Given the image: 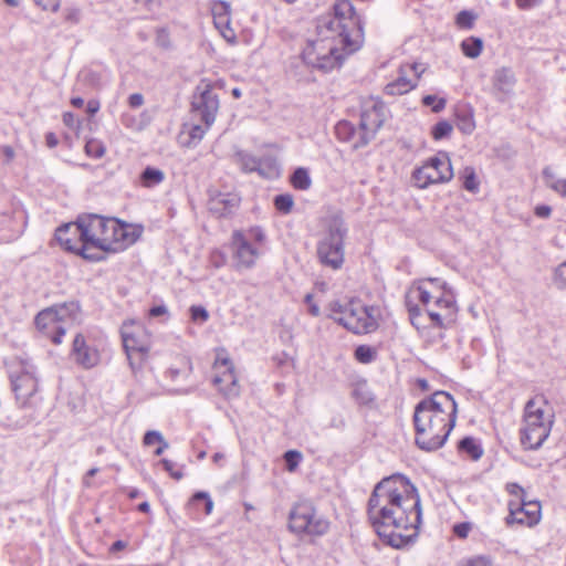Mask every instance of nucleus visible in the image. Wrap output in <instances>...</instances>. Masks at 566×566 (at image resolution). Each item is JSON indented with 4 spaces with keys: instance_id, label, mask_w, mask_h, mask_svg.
I'll use <instances>...</instances> for the list:
<instances>
[{
    "instance_id": "nucleus-1",
    "label": "nucleus",
    "mask_w": 566,
    "mask_h": 566,
    "mask_svg": "<svg viewBox=\"0 0 566 566\" xmlns=\"http://www.w3.org/2000/svg\"><path fill=\"white\" fill-rule=\"evenodd\" d=\"M368 518L377 535L388 545L400 548L412 542L422 522L416 486L402 474L384 478L369 497Z\"/></svg>"
},
{
    "instance_id": "nucleus-2",
    "label": "nucleus",
    "mask_w": 566,
    "mask_h": 566,
    "mask_svg": "<svg viewBox=\"0 0 566 566\" xmlns=\"http://www.w3.org/2000/svg\"><path fill=\"white\" fill-rule=\"evenodd\" d=\"M316 34V39L307 42L302 56L308 66L324 73L338 69L364 41L360 18L349 0H337L334 13L317 20Z\"/></svg>"
},
{
    "instance_id": "nucleus-3",
    "label": "nucleus",
    "mask_w": 566,
    "mask_h": 566,
    "mask_svg": "<svg viewBox=\"0 0 566 566\" xmlns=\"http://www.w3.org/2000/svg\"><path fill=\"white\" fill-rule=\"evenodd\" d=\"M458 407L446 391H436L415 407L416 444L424 451L440 449L455 426Z\"/></svg>"
},
{
    "instance_id": "nucleus-4",
    "label": "nucleus",
    "mask_w": 566,
    "mask_h": 566,
    "mask_svg": "<svg viewBox=\"0 0 566 566\" xmlns=\"http://www.w3.org/2000/svg\"><path fill=\"white\" fill-rule=\"evenodd\" d=\"M7 366L18 406L27 410L35 409L41 402L35 365L28 358L15 357Z\"/></svg>"
},
{
    "instance_id": "nucleus-5",
    "label": "nucleus",
    "mask_w": 566,
    "mask_h": 566,
    "mask_svg": "<svg viewBox=\"0 0 566 566\" xmlns=\"http://www.w3.org/2000/svg\"><path fill=\"white\" fill-rule=\"evenodd\" d=\"M347 232L348 229L340 212H334L325 219V232L316 247V255L322 265L334 271L343 266L344 240Z\"/></svg>"
},
{
    "instance_id": "nucleus-6",
    "label": "nucleus",
    "mask_w": 566,
    "mask_h": 566,
    "mask_svg": "<svg viewBox=\"0 0 566 566\" xmlns=\"http://www.w3.org/2000/svg\"><path fill=\"white\" fill-rule=\"evenodd\" d=\"M80 318V304L71 301L42 310L34 319L35 326L52 343L60 345L66 329Z\"/></svg>"
},
{
    "instance_id": "nucleus-7",
    "label": "nucleus",
    "mask_w": 566,
    "mask_h": 566,
    "mask_svg": "<svg viewBox=\"0 0 566 566\" xmlns=\"http://www.w3.org/2000/svg\"><path fill=\"white\" fill-rule=\"evenodd\" d=\"M265 242L266 234L260 227H251L248 230H234L230 241L234 268L237 270L254 268L256 261L263 254Z\"/></svg>"
},
{
    "instance_id": "nucleus-8",
    "label": "nucleus",
    "mask_w": 566,
    "mask_h": 566,
    "mask_svg": "<svg viewBox=\"0 0 566 566\" xmlns=\"http://www.w3.org/2000/svg\"><path fill=\"white\" fill-rule=\"evenodd\" d=\"M289 527L292 532L308 535H323L329 528L326 518L317 515L315 507L311 502L303 501L296 503L289 515Z\"/></svg>"
},
{
    "instance_id": "nucleus-9",
    "label": "nucleus",
    "mask_w": 566,
    "mask_h": 566,
    "mask_svg": "<svg viewBox=\"0 0 566 566\" xmlns=\"http://www.w3.org/2000/svg\"><path fill=\"white\" fill-rule=\"evenodd\" d=\"M120 335L130 368L139 369L149 352V338L145 328L135 322H126L120 328Z\"/></svg>"
},
{
    "instance_id": "nucleus-10",
    "label": "nucleus",
    "mask_w": 566,
    "mask_h": 566,
    "mask_svg": "<svg viewBox=\"0 0 566 566\" xmlns=\"http://www.w3.org/2000/svg\"><path fill=\"white\" fill-rule=\"evenodd\" d=\"M335 321L355 334H368L378 327L377 310L359 301L348 302L346 315L335 317Z\"/></svg>"
},
{
    "instance_id": "nucleus-11",
    "label": "nucleus",
    "mask_w": 566,
    "mask_h": 566,
    "mask_svg": "<svg viewBox=\"0 0 566 566\" xmlns=\"http://www.w3.org/2000/svg\"><path fill=\"white\" fill-rule=\"evenodd\" d=\"M413 179L419 188H426L431 184L448 182L453 177L452 166L446 153L430 158L413 172Z\"/></svg>"
},
{
    "instance_id": "nucleus-12",
    "label": "nucleus",
    "mask_w": 566,
    "mask_h": 566,
    "mask_svg": "<svg viewBox=\"0 0 566 566\" xmlns=\"http://www.w3.org/2000/svg\"><path fill=\"white\" fill-rule=\"evenodd\" d=\"M81 226L80 216L76 221L62 224L55 231V240L65 251L80 255L86 261H101V256L91 254V251L84 253V248H82V245H85L84 230Z\"/></svg>"
},
{
    "instance_id": "nucleus-13",
    "label": "nucleus",
    "mask_w": 566,
    "mask_h": 566,
    "mask_svg": "<svg viewBox=\"0 0 566 566\" xmlns=\"http://www.w3.org/2000/svg\"><path fill=\"white\" fill-rule=\"evenodd\" d=\"M191 111L193 117L199 118L207 127L214 123L219 111V98L209 82L201 81L196 87Z\"/></svg>"
},
{
    "instance_id": "nucleus-14",
    "label": "nucleus",
    "mask_w": 566,
    "mask_h": 566,
    "mask_svg": "<svg viewBox=\"0 0 566 566\" xmlns=\"http://www.w3.org/2000/svg\"><path fill=\"white\" fill-rule=\"evenodd\" d=\"M386 106L380 102H371L364 105L359 122L361 138L359 142H355L354 148L366 146L374 138L376 132L386 119Z\"/></svg>"
},
{
    "instance_id": "nucleus-15",
    "label": "nucleus",
    "mask_w": 566,
    "mask_h": 566,
    "mask_svg": "<svg viewBox=\"0 0 566 566\" xmlns=\"http://www.w3.org/2000/svg\"><path fill=\"white\" fill-rule=\"evenodd\" d=\"M81 218V227L84 230V253L91 251V254H96L101 256V261L104 260L103 248L105 238H101L103 234V226L105 217L96 213H82Z\"/></svg>"
},
{
    "instance_id": "nucleus-16",
    "label": "nucleus",
    "mask_w": 566,
    "mask_h": 566,
    "mask_svg": "<svg viewBox=\"0 0 566 566\" xmlns=\"http://www.w3.org/2000/svg\"><path fill=\"white\" fill-rule=\"evenodd\" d=\"M112 233L113 235L111 240L105 239L106 241L104 242V259L106 258L107 253L124 251L134 244L139 238L142 230L116 219V224L114 226Z\"/></svg>"
},
{
    "instance_id": "nucleus-17",
    "label": "nucleus",
    "mask_w": 566,
    "mask_h": 566,
    "mask_svg": "<svg viewBox=\"0 0 566 566\" xmlns=\"http://www.w3.org/2000/svg\"><path fill=\"white\" fill-rule=\"evenodd\" d=\"M438 295L434 291L430 290L426 285V281H418L412 284L406 295V306L408 308L409 318L413 326L419 327V317L421 315L418 304L412 302V298H417L427 308L430 307L431 301Z\"/></svg>"
},
{
    "instance_id": "nucleus-18",
    "label": "nucleus",
    "mask_w": 566,
    "mask_h": 566,
    "mask_svg": "<svg viewBox=\"0 0 566 566\" xmlns=\"http://www.w3.org/2000/svg\"><path fill=\"white\" fill-rule=\"evenodd\" d=\"M424 67L420 63L405 64L399 70V76L385 86L387 95H402L416 87V80L419 78Z\"/></svg>"
},
{
    "instance_id": "nucleus-19",
    "label": "nucleus",
    "mask_w": 566,
    "mask_h": 566,
    "mask_svg": "<svg viewBox=\"0 0 566 566\" xmlns=\"http://www.w3.org/2000/svg\"><path fill=\"white\" fill-rule=\"evenodd\" d=\"M507 493L512 496L509 500L507 507L509 514L505 517L506 525L511 526L517 524L526 526L524 524L525 518H528V511L525 505V490L517 483H507L505 486Z\"/></svg>"
},
{
    "instance_id": "nucleus-20",
    "label": "nucleus",
    "mask_w": 566,
    "mask_h": 566,
    "mask_svg": "<svg viewBox=\"0 0 566 566\" xmlns=\"http://www.w3.org/2000/svg\"><path fill=\"white\" fill-rule=\"evenodd\" d=\"M72 359L81 367L90 369L98 365L101 360L99 352L93 345H90L83 334H77L72 344Z\"/></svg>"
},
{
    "instance_id": "nucleus-21",
    "label": "nucleus",
    "mask_w": 566,
    "mask_h": 566,
    "mask_svg": "<svg viewBox=\"0 0 566 566\" xmlns=\"http://www.w3.org/2000/svg\"><path fill=\"white\" fill-rule=\"evenodd\" d=\"M492 84L496 98L504 101V98L511 96L514 92L516 84L515 74L510 67H500L495 70L492 76Z\"/></svg>"
},
{
    "instance_id": "nucleus-22",
    "label": "nucleus",
    "mask_w": 566,
    "mask_h": 566,
    "mask_svg": "<svg viewBox=\"0 0 566 566\" xmlns=\"http://www.w3.org/2000/svg\"><path fill=\"white\" fill-rule=\"evenodd\" d=\"M221 365L226 367L222 375H216L213 384L219 388V391L227 398L233 399L240 395V386L234 375L233 368L230 365L229 359H222Z\"/></svg>"
},
{
    "instance_id": "nucleus-23",
    "label": "nucleus",
    "mask_w": 566,
    "mask_h": 566,
    "mask_svg": "<svg viewBox=\"0 0 566 566\" xmlns=\"http://www.w3.org/2000/svg\"><path fill=\"white\" fill-rule=\"evenodd\" d=\"M240 198L234 193H217L209 200V210L217 217H228L239 207Z\"/></svg>"
},
{
    "instance_id": "nucleus-24",
    "label": "nucleus",
    "mask_w": 566,
    "mask_h": 566,
    "mask_svg": "<svg viewBox=\"0 0 566 566\" xmlns=\"http://www.w3.org/2000/svg\"><path fill=\"white\" fill-rule=\"evenodd\" d=\"M549 427H535L521 429V443L526 450H536L549 436Z\"/></svg>"
},
{
    "instance_id": "nucleus-25",
    "label": "nucleus",
    "mask_w": 566,
    "mask_h": 566,
    "mask_svg": "<svg viewBox=\"0 0 566 566\" xmlns=\"http://www.w3.org/2000/svg\"><path fill=\"white\" fill-rule=\"evenodd\" d=\"M535 427L551 428V421L544 418V410L541 407L536 406V402L534 400H530L525 406L523 428Z\"/></svg>"
},
{
    "instance_id": "nucleus-26",
    "label": "nucleus",
    "mask_w": 566,
    "mask_h": 566,
    "mask_svg": "<svg viewBox=\"0 0 566 566\" xmlns=\"http://www.w3.org/2000/svg\"><path fill=\"white\" fill-rule=\"evenodd\" d=\"M235 159L244 172L258 171L261 176L265 175L263 171L264 160L243 150L235 154Z\"/></svg>"
},
{
    "instance_id": "nucleus-27",
    "label": "nucleus",
    "mask_w": 566,
    "mask_h": 566,
    "mask_svg": "<svg viewBox=\"0 0 566 566\" xmlns=\"http://www.w3.org/2000/svg\"><path fill=\"white\" fill-rule=\"evenodd\" d=\"M545 185L554 192L563 198H566V178L557 177L549 167L543 170Z\"/></svg>"
},
{
    "instance_id": "nucleus-28",
    "label": "nucleus",
    "mask_w": 566,
    "mask_h": 566,
    "mask_svg": "<svg viewBox=\"0 0 566 566\" xmlns=\"http://www.w3.org/2000/svg\"><path fill=\"white\" fill-rule=\"evenodd\" d=\"M335 132L340 140L352 142L353 145L361 138L360 128L355 129L353 125L346 120L339 122L335 127Z\"/></svg>"
},
{
    "instance_id": "nucleus-29",
    "label": "nucleus",
    "mask_w": 566,
    "mask_h": 566,
    "mask_svg": "<svg viewBox=\"0 0 566 566\" xmlns=\"http://www.w3.org/2000/svg\"><path fill=\"white\" fill-rule=\"evenodd\" d=\"M457 128L463 134H471L475 128V122L471 109H460L455 114Z\"/></svg>"
},
{
    "instance_id": "nucleus-30",
    "label": "nucleus",
    "mask_w": 566,
    "mask_h": 566,
    "mask_svg": "<svg viewBox=\"0 0 566 566\" xmlns=\"http://www.w3.org/2000/svg\"><path fill=\"white\" fill-rule=\"evenodd\" d=\"M459 451L467 453L472 460H479L483 455V449L472 437H465L458 444Z\"/></svg>"
},
{
    "instance_id": "nucleus-31",
    "label": "nucleus",
    "mask_w": 566,
    "mask_h": 566,
    "mask_svg": "<svg viewBox=\"0 0 566 566\" xmlns=\"http://www.w3.org/2000/svg\"><path fill=\"white\" fill-rule=\"evenodd\" d=\"M434 306L444 312L446 316H452L455 312V300L452 292H441L436 295Z\"/></svg>"
},
{
    "instance_id": "nucleus-32",
    "label": "nucleus",
    "mask_w": 566,
    "mask_h": 566,
    "mask_svg": "<svg viewBox=\"0 0 566 566\" xmlns=\"http://www.w3.org/2000/svg\"><path fill=\"white\" fill-rule=\"evenodd\" d=\"M528 511V518H525L524 524H526L527 527L535 526L541 521V504L536 500H528L527 494L525 493V505Z\"/></svg>"
},
{
    "instance_id": "nucleus-33",
    "label": "nucleus",
    "mask_w": 566,
    "mask_h": 566,
    "mask_svg": "<svg viewBox=\"0 0 566 566\" xmlns=\"http://www.w3.org/2000/svg\"><path fill=\"white\" fill-rule=\"evenodd\" d=\"M482 48H483L482 40L480 38H475V36H470V38L463 40L461 43V49H462L463 54L470 59L478 57L482 52Z\"/></svg>"
},
{
    "instance_id": "nucleus-34",
    "label": "nucleus",
    "mask_w": 566,
    "mask_h": 566,
    "mask_svg": "<svg viewBox=\"0 0 566 566\" xmlns=\"http://www.w3.org/2000/svg\"><path fill=\"white\" fill-rule=\"evenodd\" d=\"M291 184L297 190L310 189L312 180L308 170L303 167L297 168L291 177Z\"/></svg>"
},
{
    "instance_id": "nucleus-35",
    "label": "nucleus",
    "mask_w": 566,
    "mask_h": 566,
    "mask_svg": "<svg viewBox=\"0 0 566 566\" xmlns=\"http://www.w3.org/2000/svg\"><path fill=\"white\" fill-rule=\"evenodd\" d=\"M165 178L161 170L153 167H147L142 174V181L145 187H153L159 185Z\"/></svg>"
},
{
    "instance_id": "nucleus-36",
    "label": "nucleus",
    "mask_w": 566,
    "mask_h": 566,
    "mask_svg": "<svg viewBox=\"0 0 566 566\" xmlns=\"http://www.w3.org/2000/svg\"><path fill=\"white\" fill-rule=\"evenodd\" d=\"M352 395L360 405H368L374 400V396L368 389L366 382L356 384Z\"/></svg>"
},
{
    "instance_id": "nucleus-37",
    "label": "nucleus",
    "mask_w": 566,
    "mask_h": 566,
    "mask_svg": "<svg viewBox=\"0 0 566 566\" xmlns=\"http://www.w3.org/2000/svg\"><path fill=\"white\" fill-rule=\"evenodd\" d=\"M208 128L209 127H207V126L203 128L199 124L192 125L188 132V140L184 142V145L187 147L197 146L203 138Z\"/></svg>"
},
{
    "instance_id": "nucleus-38",
    "label": "nucleus",
    "mask_w": 566,
    "mask_h": 566,
    "mask_svg": "<svg viewBox=\"0 0 566 566\" xmlns=\"http://www.w3.org/2000/svg\"><path fill=\"white\" fill-rule=\"evenodd\" d=\"M191 503L193 505H199L200 503H202L203 511H205L206 515H209L213 510V501L211 500L209 494L206 492H197L192 496Z\"/></svg>"
},
{
    "instance_id": "nucleus-39",
    "label": "nucleus",
    "mask_w": 566,
    "mask_h": 566,
    "mask_svg": "<svg viewBox=\"0 0 566 566\" xmlns=\"http://www.w3.org/2000/svg\"><path fill=\"white\" fill-rule=\"evenodd\" d=\"M105 146L96 139H91L85 145V153L92 158H102L105 154Z\"/></svg>"
},
{
    "instance_id": "nucleus-40",
    "label": "nucleus",
    "mask_w": 566,
    "mask_h": 566,
    "mask_svg": "<svg viewBox=\"0 0 566 566\" xmlns=\"http://www.w3.org/2000/svg\"><path fill=\"white\" fill-rule=\"evenodd\" d=\"M293 203L292 196L287 193L277 195L274 198V206L282 213H289L292 210Z\"/></svg>"
},
{
    "instance_id": "nucleus-41",
    "label": "nucleus",
    "mask_w": 566,
    "mask_h": 566,
    "mask_svg": "<svg viewBox=\"0 0 566 566\" xmlns=\"http://www.w3.org/2000/svg\"><path fill=\"white\" fill-rule=\"evenodd\" d=\"M453 127L449 122L440 120L432 127V136L436 140H440L448 137Z\"/></svg>"
},
{
    "instance_id": "nucleus-42",
    "label": "nucleus",
    "mask_w": 566,
    "mask_h": 566,
    "mask_svg": "<svg viewBox=\"0 0 566 566\" xmlns=\"http://www.w3.org/2000/svg\"><path fill=\"white\" fill-rule=\"evenodd\" d=\"M463 187L471 192H476L479 189V182L476 181L475 171L472 167L464 169Z\"/></svg>"
},
{
    "instance_id": "nucleus-43",
    "label": "nucleus",
    "mask_w": 566,
    "mask_h": 566,
    "mask_svg": "<svg viewBox=\"0 0 566 566\" xmlns=\"http://www.w3.org/2000/svg\"><path fill=\"white\" fill-rule=\"evenodd\" d=\"M355 357L358 361L368 364L374 360L375 350L367 345H360L355 349Z\"/></svg>"
},
{
    "instance_id": "nucleus-44",
    "label": "nucleus",
    "mask_w": 566,
    "mask_h": 566,
    "mask_svg": "<svg viewBox=\"0 0 566 566\" xmlns=\"http://www.w3.org/2000/svg\"><path fill=\"white\" fill-rule=\"evenodd\" d=\"M553 281L558 289L566 290V261L555 269Z\"/></svg>"
},
{
    "instance_id": "nucleus-45",
    "label": "nucleus",
    "mask_w": 566,
    "mask_h": 566,
    "mask_svg": "<svg viewBox=\"0 0 566 566\" xmlns=\"http://www.w3.org/2000/svg\"><path fill=\"white\" fill-rule=\"evenodd\" d=\"M422 103L426 106H430L434 113L441 112L447 104L444 98H438L436 95H426L422 98Z\"/></svg>"
},
{
    "instance_id": "nucleus-46",
    "label": "nucleus",
    "mask_w": 566,
    "mask_h": 566,
    "mask_svg": "<svg viewBox=\"0 0 566 566\" xmlns=\"http://www.w3.org/2000/svg\"><path fill=\"white\" fill-rule=\"evenodd\" d=\"M475 20V15L471 11H460L457 14V24L462 29H471L473 27V22Z\"/></svg>"
},
{
    "instance_id": "nucleus-47",
    "label": "nucleus",
    "mask_w": 566,
    "mask_h": 566,
    "mask_svg": "<svg viewBox=\"0 0 566 566\" xmlns=\"http://www.w3.org/2000/svg\"><path fill=\"white\" fill-rule=\"evenodd\" d=\"M301 459H302V454H301V452H298L296 450H289L284 453L286 469L290 472H293L297 468Z\"/></svg>"
},
{
    "instance_id": "nucleus-48",
    "label": "nucleus",
    "mask_w": 566,
    "mask_h": 566,
    "mask_svg": "<svg viewBox=\"0 0 566 566\" xmlns=\"http://www.w3.org/2000/svg\"><path fill=\"white\" fill-rule=\"evenodd\" d=\"M459 566H493V564L489 556L476 555V556L467 558Z\"/></svg>"
},
{
    "instance_id": "nucleus-49",
    "label": "nucleus",
    "mask_w": 566,
    "mask_h": 566,
    "mask_svg": "<svg viewBox=\"0 0 566 566\" xmlns=\"http://www.w3.org/2000/svg\"><path fill=\"white\" fill-rule=\"evenodd\" d=\"M190 316L193 322L205 323L209 318V313L203 306L192 305L190 307Z\"/></svg>"
},
{
    "instance_id": "nucleus-50",
    "label": "nucleus",
    "mask_w": 566,
    "mask_h": 566,
    "mask_svg": "<svg viewBox=\"0 0 566 566\" xmlns=\"http://www.w3.org/2000/svg\"><path fill=\"white\" fill-rule=\"evenodd\" d=\"M421 281H426V285L430 284V290L434 291L437 294L441 292H451V290L447 286V283L439 277H427L422 279Z\"/></svg>"
},
{
    "instance_id": "nucleus-51",
    "label": "nucleus",
    "mask_w": 566,
    "mask_h": 566,
    "mask_svg": "<svg viewBox=\"0 0 566 566\" xmlns=\"http://www.w3.org/2000/svg\"><path fill=\"white\" fill-rule=\"evenodd\" d=\"M160 463L163 464L164 469L170 474V476L177 481L181 480L182 476H184V472L181 469H175L176 464L168 460V459H163L160 461Z\"/></svg>"
},
{
    "instance_id": "nucleus-52",
    "label": "nucleus",
    "mask_w": 566,
    "mask_h": 566,
    "mask_svg": "<svg viewBox=\"0 0 566 566\" xmlns=\"http://www.w3.org/2000/svg\"><path fill=\"white\" fill-rule=\"evenodd\" d=\"M328 308L332 313V317L335 319V317L346 315L348 303L343 304L339 301H332L328 305Z\"/></svg>"
},
{
    "instance_id": "nucleus-53",
    "label": "nucleus",
    "mask_w": 566,
    "mask_h": 566,
    "mask_svg": "<svg viewBox=\"0 0 566 566\" xmlns=\"http://www.w3.org/2000/svg\"><path fill=\"white\" fill-rule=\"evenodd\" d=\"M212 17L230 15V4L224 1H217L211 8Z\"/></svg>"
},
{
    "instance_id": "nucleus-54",
    "label": "nucleus",
    "mask_w": 566,
    "mask_h": 566,
    "mask_svg": "<svg viewBox=\"0 0 566 566\" xmlns=\"http://www.w3.org/2000/svg\"><path fill=\"white\" fill-rule=\"evenodd\" d=\"M43 10L56 12L61 6L60 0H33Z\"/></svg>"
},
{
    "instance_id": "nucleus-55",
    "label": "nucleus",
    "mask_w": 566,
    "mask_h": 566,
    "mask_svg": "<svg viewBox=\"0 0 566 566\" xmlns=\"http://www.w3.org/2000/svg\"><path fill=\"white\" fill-rule=\"evenodd\" d=\"M158 441H163V434L159 431L156 430H149L145 433L143 442L145 446L149 447Z\"/></svg>"
},
{
    "instance_id": "nucleus-56",
    "label": "nucleus",
    "mask_w": 566,
    "mask_h": 566,
    "mask_svg": "<svg viewBox=\"0 0 566 566\" xmlns=\"http://www.w3.org/2000/svg\"><path fill=\"white\" fill-rule=\"evenodd\" d=\"M426 311L436 326L443 327V317H447L444 313H441L440 311H433L432 307H428Z\"/></svg>"
},
{
    "instance_id": "nucleus-57",
    "label": "nucleus",
    "mask_w": 566,
    "mask_h": 566,
    "mask_svg": "<svg viewBox=\"0 0 566 566\" xmlns=\"http://www.w3.org/2000/svg\"><path fill=\"white\" fill-rule=\"evenodd\" d=\"M116 224V218H107L105 217L104 226H103V234L101 238H105L111 240L113 235L114 226Z\"/></svg>"
},
{
    "instance_id": "nucleus-58",
    "label": "nucleus",
    "mask_w": 566,
    "mask_h": 566,
    "mask_svg": "<svg viewBox=\"0 0 566 566\" xmlns=\"http://www.w3.org/2000/svg\"><path fill=\"white\" fill-rule=\"evenodd\" d=\"M471 531V524L470 523H459L453 526V533L459 538H465Z\"/></svg>"
},
{
    "instance_id": "nucleus-59",
    "label": "nucleus",
    "mask_w": 566,
    "mask_h": 566,
    "mask_svg": "<svg viewBox=\"0 0 566 566\" xmlns=\"http://www.w3.org/2000/svg\"><path fill=\"white\" fill-rule=\"evenodd\" d=\"M63 123L72 129L78 128L80 126V122L75 118L74 114L70 112L63 114Z\"/></svg>"
},
{
    "instance_id": "nucleus-60",
    "label": "nucleus",
    "mask_w": 566,
    "mask_h": 566,
    "mask_svg": "<svg viewBox=\"0 0 566 566\" xmlns=\"http://www.w3.org/2000/svg\"><path fill=\"white\" fill-rule=\"evenodd\" d=\"M144 104V96L140 93H134L128 97V105L132 108H138Z\"/></svg>"
},
{
    "instance_id": "nucleus-61",
    "label": "nucleus",
    "mask_w": 566,
    "mask_h": 566,
    "mask_svg": "<svg viewBox=\"0 0 566 566\" xmlns=\"http://www.w3.org/2000/svg\"><path fill=\"white\" fill-rule=\"evenodd\" d=\"M213 22L217 29H222L230 24V15L213 17Z\"/></svg>"
},
{
    "instance_id": "nucleus-62",
    "label": "nucleus",
    "mask_w": 566,
    "mask_h": 566,
    "mask_svg": "<svg viewBox=\"0 0 566 566\" xmlns=\"http://www.w3.org/2000/svg\"><path fill=\"white\" fill-rule=\"evenodd\" d=\"M552 213V208L549 206H537L535 209V214L539 218H548Z\"/></svg>"
},
{
    "instance_id": "nucleus-63",
    "label": "nucleus",
    "mask_w": 566,
    "mask_h": 566,
    "mask_svg": "<svg viewBox=\"0 0 566 566\" xmlns=\"http://www.w3.org/2000/svg\"><path fill=\"white\" fill-rule=\"evenodd\" d=\"M99 107H101V105H99V102H98V101H96V99H91V101H88V102H87V104H86V112H87L91 116H93V115H95V114L98 112Z\"/></svg>"
},
{
    "instance_id": "nucleus-64",
    "label": "nucleus",
    "mask_w": 566,
    "mask_h": 566,
    "mask_svg": "<svg viewBox=\"0 0 566 566\" xmlns=\"http://www.w3.org/2000/svg\"><path fill=\"white\" fill-rule=\"evenodd\" d=\"M219 30H220V32H221L222 36H223L227 41H229V42H233V41H234V39H235V34H234L233 30L230 28V25L224 27V28L219 29Z\"/></svg>"
}]
</instances>
